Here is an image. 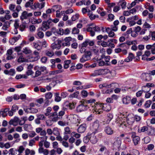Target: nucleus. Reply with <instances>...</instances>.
<instances>
[{
    "label": "nucleus",
    "instance_id": "f257e3e1",
    "mask_svg": "<svg viewBox=\"0 0 155 155\" xmlns=\"http://www.w3.org/2000/svg\"><path fill=\"white\" fill-rule=\"evenodd\" d=\"M87 31L90 32L91 36H93L95 35V32L93 31V30L95 31L99 32L101 31V28L98 26H95L93 28L89 27L87 28Z\"/></svg>",
    "mask_w": 155,
    "mask_h": 155
},
{
    "label": "nucleus",
    "instance_id": "f03ea898",
    "mask_svg": "<svg viewBox=\"0 0 155 155\" xmlns=\"http://www.w3.org/2000/svg\"><path fill=\"white\" fill-rule=\"evenodd\" d=\"M51 22V19L48 20L46 21L43 22L42 24L41 30L43 31H45L50 28V25Z\"/></svg>",
    "mask_w": 155,
    "mask_h": 155
},
{
    "label": "nucleus",
    "instance_id": "7ed1b4c3",
    "mask_svg": "<svg viewBox=\"0 0 155 155\" xmlns=\"http://www.w3.org/2000/svg\"><path fill=\"white\" fill-rule=\"evenodd\" d=\"M33 15L32 13H28L26 11H23L21 13L20 16V19L21 20L27 19L28 17H31Z\"/></svg>",
    "mask_w": 155,
    "mask_h": 155
},
{
    "label": "nucleus",
    "instance_id": "20e7f679",
    "mask_svg": "<svg viewBox=\"0 0 155 155\" xmlns=\"http://www.w3.org/2000/svg\"><path fill=\"white\" fill-rule=\"evenodd\" d=\"M49 118L53 122H56L58 120V116L56 112H54L50 114L49 116Z\"/></svg>",
    "mask_w": 155,
    "mask_h": 155
},
{
    "label": "nucleus",
    "instance_id": "39448f33",
    "mask_svg": "<svg viewBox=\"0 0 155 155\" xmlns=\"http://www.w3.org/2000/svg\"><path fill=\"white\" fill-rule=\"evenodd\" d=\"M21 9V7L20 5H17L16 6L15 11L13 12L12 16L14 18H17L18 17V13Z\"/></svg>",
    "mask_w": 155,
    "mask_h": 155
},
{
    "label": "nucleus",
    "instance_id": "423d86ee",
    "mask_svg": "<svg viewBox=\"0 0 155 155\" xmlns=\"http://www.w3.org/2000/svg\"><path fill=\"white\" fill-rule=\"evenodd\" d=\"M88 45L90 46H92L94 45V42L93 41L87 40L82 44L81 46L85 48Z\"/></svg>",
    "mask_w": 155,
    "mask_h": 155
},
{
    "label": "nucleus",
    "instance_id": "0eeeda50",
    "mask_svg": "<svg viewBox=\"0 0 155 155\" xmlns=\"http://www.w3.org/2000/svg\"><path fill=\"white\" fill-rule=\"evenodd\" d=\"M84 104L85 102H83L81 104L79 105L77 107V111L78 112H81L85 110L87 106L85 105Z\"/></svg>",
    "mask_w": 155,
    "mask_h": 155
},
{
    "label": "nucleus",
    "instance_id": "6e6552de",
    "mask_svg": "<svg viewBox=\"0 0 155 155\" xmlns=\"http://www.w3.org/2000/svg\"><path fill=\"white\" fill-rule=\"evenodd\" d=\"M149 87H148L146 86H144L142 88V90L140 91H138L136 93V96L137 97H140L142 94L143 92V91L144 92H146L148 91V90L149 89Z\"/></svg>",
    "mask_w": 155,
    "mask_h": 155
},
{
    "label": "nucleus",
    "instance_id": "1a4fd4ad",
    "mask_svg": "<svg viewBox=\"0 0 155 155\" xmlns=\"http://www.w3.org/2000/svg\"><path fill=\"white\" fill-rule=\"evenodd\" d=\"M127 122L130 125H132L134 121L135 118L132 115H129L127 117Z\"/></svg>",
    "mask_w": 155,
    "mask_h": 155
},
{
    "label": "nucleus",
    "instance_id": "9d476101",
    "mask_svg": "<svg viewBox=\"0 0 155 155\" xmlns=\"http://www.w3.org/2000/svg\"><path fill=\"white\" fill-rule=\"evenodd\" d=\"M86 125L85 124H82L78 128V131L80 133H84L86 130Z\"/></svg>",
    "mask_w": 155,
    "mask_h": 155
},
{
    "label": "nucleus",
    "instance_id": "9b49d317",
    "mask_svg": "<svg viewBox=\"0 0 155 155\" xmlns=\"http://www.w3.org/2000/svg\"><path fill=\"white\" fill-rule=\"evenodd\" d=\"M18 121L19 118L17 117H15L13 119H11L10 120L9 124L15 126L18 125Z\"/></svg>",
    "mask_w": 155,
    "mask_h": 155
},
{
    "label": "nucleus",
    "instance_id": "f8f14e48",
    "mask_svg": "<svg viewBox=\"0 0 155 155\" xmlns=\"http://www.w3.org/2000/svg\"><path fill=\"white\" fill-rule=\"evenodd\" d=\"M90 140L93 144H95L97 142V140L94 134H91L90 136Z\"/></svg>",
    "mask_w": 155,
    "mask_h": 155
},
{
    "label": "nucleus",
    "instance_id": "ddd939ff",
    "mask_svg": "<svg viewBox=\"0 0 155 155\" xmlns=\"http://www.w3.org/2000/svg\"><path fill=\"white\" fill-rule=\"evenodd\" d=\"M45 54L48 57H51L54 55V53L53 51L49 49L45 50Z\"/></svg>",
    "mask_w": 155,
    "mask_h": 155
},
{
    "label": "nucleus",
    "instance_id": "4468645a",
    "mask_svg": "<svg viewBox=\"0 0 155 155\" xmlns=\"http://www.w3.org/2000/svg\"><path fill=\"white\" fill-rule=\"evenodd\" d=\"M99 70L100 75H104L110 73V71L107 68L99 69Z\"/></svg>",
    "mask_w": 155,
    "mask_h": 155
},
{
    "label": "nucleus",
    "instance_id": "2eb2a0df",
    "mask_svg": "<svg viewBox=\"0 0 155 155\" xmlns=\"http://www.w3.org/2000/svg\"><path fill=\"white\" fill-rule=\"evenodd\" d=\"M135 133H133V134H134ZM133 137V140L134 143L135 145H137L138 144V143L140 140V137L137 136H135L134 137V135H132Z\"/></svg>",
    "mask_w": 155,
    "mask_h": 155
},
{
    "label": "nucleus",
    "instance_id": "dca6fc26",
    "mask_svg": "<svg viewBox=\"0 0 155 155\" xmlns=\"http://www.w3.org/2000/svg\"><path fill=\"white\" fill-rule=\"evenodd\" d=\"M87 14L89 18L91 20H94L95 18H98V15H94L92 12L90 10L88 11Z\"/></svg>",
    "mask_w": 155,
    "mask_h": 155
},
{
    "label": "nucleus",
    "instance_id": "f3484780",
    "mask_svg": "<svg viewBox=\"0 0 155 155\" xmlns=\"http://www.w3.org/2000/svg\"><path fill=\"white\" fill-rule=\"evenodd\" d=\"M46 80H47L48 81V82H52L51 83L53 84V86L54 87L56 84L58 83L59 82H62V81L61 80V81H59V80H56V81H54L53 79L52 78H47L46 79Z\"/></svg>",
    "mask_w": 155,
    "mask_h": 155
},
{
    "label": "nucleus",
    "instance_id": "a211bd4d",
    "mask_svg": "<svg viewBox=\"0 0 155 155\" xmlns=\"http://www.w3.org/2000/svg\"><path fill=\"white\" fill-rule=\"evenodd\" d=\"M25 155H29L30 154L31 155H34L35 154V152L33 150H30L28 148L26 149L25 151Z\"/></svg>",
    "mask_w": 155,
    "mask_h": 155
},
{
    "label": "nucleus",
    "instance_id": "6ab92c4d",
    "mask_svg": "<svg viewBox=\"0 0 155 155\" xmlns=\"http://www.w3.org/2000/svg\"><path fill=\"white\" fill-rule=\"evenodd\" d=\"M22 52L25 54H31L32 52V51L28 47L24 48L22 51Z\"/></svg>",
    "mask_w": 155,
    "mask_h": 155
},
{
    "label": "nucleus",
    "instance_id": "aec40b11",
    "mask_svg": "<svg viewBox=\"0 0 155 155\" xmlns=\"http://www.w3.org/2000/svg\"><path fill=\"white\" fill-rule=\"evenodd\" d=\"M134 58V56L133 54L131 53H130L129 54L128 56L125 59L124 61L126 62H129L131 61Z\"/></svg>",
    "mask_w": 155,
    "mask_h": 155
},
{
    "label": "nucleus",
    "instance_id": "412c9836",
    "mask_svg": "<svg viewBox=\"0 0 155 155\" xmlns=\"http://www.w3.org/2000/svg\"><path fill=\"white\" fill-rule=\"evenodd\" d=\"M119 3L122 9H124L125 8L127 3L125 0H120Z\"/></svg>",
    "mask_w": 155,
    "mask_h": 155
},
{
    "label": "nucleus",
    "instance_id": "4be33fe9",
    "mask_svg": "<svg viewBox=\"0 0 155 155\" xmlns=\"http://www.w3.org/2000/svg\"><path fill=\"white\" fill-rule=\"evenodd\" d=\"M19 39V37H15L12 38L9 41L11 45H13Z\"/></svg>",
    "mask_w": 155,
    "mask_h": 155
},
{
    "label": "nucleus",
    "instance_id": "5701e85b",
    "mask_svg": "<svg viewBox=\"0 0 155 155\" xmlns=\"http://www.w3.org/2000/svg\"><path fill=\"white\" fill-rule=\"evenodd\" d=\"M28 59L25 58L22 56H20L18 59L17 61L19 63L27 62L28 61Z\"/></svg>",
    "mask_w": 155,
    "mask_h": 155
},
{
    "label": "nucleus",
    "instance_id": "b1692460",
    "mask_svg": "<svg viewBox=\"0 0 155 155\" xmlns=\"http://www.w3.org/2000/svg\"><path fill=\"white\" fill-rule=\"evenodd\" d=\"M39 59L38 58L36 57L31 55L29 56L28 59L29 60H28V61L30 62H34L38 60Z\"/></svg>",
    "mask_w": 155,
    "mask_h": 155
},
{
    "label": "nucleus",
    "instance_id": "393cba45",
    "mask_svg": "<svg viewBox=\"0 0 155 155\" xmlns=\"http://www.w3.org/2000/svg\"><path fill=\"white\" fill-rule=\"evenodd\" d=\"M130 100L131 98L129 96H127L123 98V103L125 104H127L129 103Z\"/></svg>",
    "mask_w": 155,
    "mask_h": 155
},
{
    "label": "nucleus",
    "instance_id": "a878e982",
    "mask_svg": "<svg viewBox=\"0 0 155 155\" xmlns=\"http://www.w3.org/2000/svg\"><path fill=\"white\" fill-rule=\"evenodd\" d=\"M105 131L108 135L112 134L113 133V130L111 128L108 127H107L105 128Z\"/></svg>",
    "mask_w": 155,
    "mask_h": 155
},
{
    "label": "nucleus",
    "instance_id": "bb28decb",
    "mask_svg": "<svg viewBox=\"0 0 155 155\" xmlns=\"http://www.w3.org/2000/svg\"><path fill=\"white\" fill-rule=\"evenodd\" d=\"M103 109L106 111H110L111 109L110 105L109 104H105L102 107Z\"/></svg>",
    "mask_w": 155,
    "mask_h": 155
},
{
    "label": "nucleus",
    "instance_id": "cd10ccee",
    "mask_svg": "<svg viewBox=\"0 0 155 155\" xmlns=\"http://www.w3.org/2000/svg\"><path fill=\"white\" fill-rule=\"evenodd\" d=\"M33 45L34 48L38 51L40 50L42 48L37 43L34 42Z\"/></svg>",
    "mask_w": 155,
    "mask_h": 155
},
{
    "label": "nucleus",
    "instance_id": "c85d7f7f",
    "mask_svg": "<svg viewBox=\"0 0 155 155\" xmlns=\"http://www.w3.org/2000/svg\"><path fill=\"white\" fill-rule=\"evenodd\" d=\"M91 55V53L90 51H87L85 52L84 54L83 55L88 60H89L90 58V56Z\"/></svg>",
    "mask_w": 155,
    "mask_h": 155
},
{
    "label": "nucleus",
    "instance_id": "c756f323",
    "mask_svg": "<svg viewBox=\"0 0 155 155\" xmlns=\"http://www.w3.org/2000/svg\"><path fill=\"white\" fill-rule=\"evenodd\" d=\"M61 9V7L59 5H55L52 7L51 9L53 12H54L57 10H60Z\"/></svg>",
    "mask_w": 155,
    "mask_h": 155
},
{
    "label": "nucleus",
    "instance_id": "7c9ffc66",
    "mask_svg": "<svg viewBox=\"0 0 155 155\" xmlns=\"http://www.w3.org/2000/svg\"><path fill=\"white\" fill-rule=\"evenodd\" d=\"M16 6L15 4H11L9 5V9L12 12H15V11Z\"/></svg>",
    "mask_w": 155,
    "mask_h": 155
},
{
    "label": "nucleus",
    "instance_id": "2f4dec72",
    "mask_svg": "<svg viewBox=\"0 0 155 155\" xmlns=\"http://www.w3.org/2000/svg\"><path fill=\"white\" fill-rule=\"evenodd\" d=\"M64 68L65 69L68 68L69 67V64L71 62L70 60H67L64 61Z\"/></svg>",
    "mask_w": 155,
    "mask_h": 155
},
{
    "label": "nucleus",
    "instance_id": "473e14b6",
    "mask_svg": "<svg viewBox=\"0 0 155 155\" xmlns=\"http://www.w3.org/2000/svg\"><path fill=\"white\" fill-rule=\"evenodd\" d=\"M53 133L56 136H58L60 135L58 129L57 127H55L53 129Z\"/></svg>",
    "mask_w": 155,
    "mask_h": 155
},
{
    "label": "nucleus",
    "instance_id": "72a5a7b5",
    "mask_svg": "<svg viewBox=\"0 0 155 155\" xmlns=\"http://www.w3.org/2000/svg\"><path fill=\"white\" fill-rule=\"evenodd\" d=\"M37 117L41 120H45L46 119V117L45 115L42 114H38L37 115Z\"/></svg>",
    "mask_w": 155,
    "mask_h": 155
},
{
    "label": "nucleus",
    "instance_id": "f704fd0d",
    "mask_svg": "<svg viewBox=\"0 0 155 155\" xmlns=\"http://www.w3.org/2000/svg\"><path fill=\"white\" fill-rule=\"evenodd\" d=\"M71 131L70 128L68 127H65L64 128V134H70Z\"/></svg>",
    "mask_w": 155,
    "mask_h": 155
},
{
    "label": "nucleus",
    "instance_id": "c9c22d12",
    "mask_svg": "<svg viewBox=\"0 0 155 155\" xmlns=\"http://www.w3.org/2000/svg\"><path fill=\"white\" fill-rule=\"evenodd\" d=\"M93 126L94 129L96 130L98 128L99 126V123L98 120L95 121L93 124Z\"/></svg>",
    "mask_w": 155,
    "mask_h": 155
},
{
    "label": "nucleus",
    "instance_id": "e433bc0d",
    "mask_svg": "<svg viewBox=\"0 0 155 155\" xmlns=\"http://www.w3.org/2000/svg\"><path fill=\"white\" fill-rule=\"evenodd\" d=\"M9 27V23L8 22H6L3 25L2 28L4 30H7V28Z\"/></svg>",
    "mask_w": 155,
    "mask_h": 155
},
{
    "label": "nucleus",
    "instance_id": "4c0bfd02",
    "mask_svg": "<svg viewBox=\"0 0 155 155\" xmlns=\"http://www.w3.org/2000/svg\"><path fill=\"white\" fill-rule=\"evenodd\" d=\"M29 110H31L30 113L33 114L37 113L38 112V110L35 108L30 107L29 108Z\"/></svg>",
    "mask_w": 155,
    "mask_h": 155
},
{
    "label": "nucleus",
    "instance_id": "58836bf2",
    "mask_svg": "<svg viewBox=\"0 0 155 155\" xmlns=\"http://www.w3.org/2000/svg\"><path fill=\"white\" fill-rule=\"evenodd\" d=\"M110 86L109 84H107L106 83L101 84L99 85V87L100 88H102L104 87H105L106 88H110Z\"/></svg>",
    "mask_w": 155,
    "mask_h": 155
},
{
    "label": "nucleus",
    "instance_id": "ea45409f",
    "mask_svg": "<svg viewBox=\"0 0 155 155\" xmlns=\"http://www.w3.org/2000/svg\"><path fill=\"white\" fill-rule=\"evenodd\" d=\"M25 148L23 146H20L18 149V151L19 153H22L25 150Z\"/></svg>",
    "mask_w": 155,
    "mask_h": 155
},
{
    "label": "nucleus",
    "instance_id": "a19ab883",
    "mask_svg": "<svg viewBox=\"0 0 155 155\" xmlns=\"http://www.w3.org/2000/svg\"><path fill=\"white\" fill-rule=\"evenodd\" d=\"M52 110V109L50 107H48L46 110V112L45 114V115L46 116H49L50 114L49 113L51 112Z\"/></svg>",
    "mask_w": 155,
    "mask_h": 155
},
{
    "label": "nucleus",
    "instance_id": "79ce46f5",
    "mask_svg": "<svg viewBox=\"0 0 155 155\" xmlns=\"http://www.w3.org/2000/svg\"><path fill=\"white\" fill-rule=\"evenodd\" d=\"M91 76H96L97 75H100L99 70H96L94 71V72L92 74Z\"/></svg>",
    "mask_w": 155,
    "mask_h": 155
},
{
    "label": "nucleus",
    "instance_id": "37998d69",
    "mask_svg": "<svg viewBox=\"0 0 155 155\" xmlns=\"http://www.w3.org/2000/svg\"><path fill=\"white\" fill-rule=\"evenodd\" d=\"M126 44L129 45H136L137 44V43L136 41H128L126 42Z\"/></svg>",
    "mask_w": 155,
    "mask_h": 155
},
{
    "label": "nucleus",
    "instance_id": "c03bdc74",
    "mask_svg": "<svg viewBox=\"0 0 155 155\" xmlns=\"http://www.w3.org/2000/svg\"><path fill=\"white\" fill-rule=\"evenodd\" d=\"M16 150L15 149L12 148L9 150V154L12 155H14L15 154Z\"/></svg>",
    "mask_w": 155,
    "mask_h": 155
},
{
    "label": "nucleus",
    "instance_id": "a18cd8bd",
    "mask_svg": "<svg viewBox=\"0 0 155 155\" xmlns=\"http://www.w3.org/2000/svg\"><path fill=\"white\" fill-rule=\"evenodd\" d=\"M57 44L58 45V50H59L61 48L62 46V45H61V44L62 42V41L59 39H58L57 40Z\"/></svg>",
    "mask_w": 155,
    "mask_h": 155
},
{
    "label": "nucleus",
    "instance_id": "49530a36",
    "mask_svg": "<svg viewBox=\"0 0 155 155\" xmlns=\"http://www.w3.org/2000/svg\"><path fill=\"white\" fill-rule=\"evenodd\" d=\"M52 96V94L51 92H48L46 94L45 97L46 99H50Z\"/></svg>",
    "mask_w": 155,
    "mask_h": 155
},
{
    "label": "nucleus",
    "instance_id": "de8ad7c7",
    "mask_svg": "<svg viewBox=\"0 0 155 155\" xmlns=\"http://www.w3.org/2000/svg\"><path fill=\"white\" fill-rule=\"evenodd\" d=\"M53 121L51 119L47 120L46 121V124L47 126H51L53 124Z\"/></svg>",
    "mask_w": 155,
    "mask_h": 155
},
{
    "label": "nucleus",
    "instance_id": "09e8293b",
    "mask_svg": "<svg viewBox=\"0 0 155 155\" xmlns=\"http://www.w3.org/2000/svg\"><path fill=\"white\" fill-rule=\"evenodd\" d=\"M79 94V92L78 91H76L70 95V97L71 98H77Z\"/></svg>",
    "mask_w": 155,
    "mask_h": 155
},
{
    "label": "nucleus",
    "instance_id": "8fccbe9b",
    "mask_svg": "<svg viewBox=\"0 0 155 155\" xmlns=\"http://www.w3.org/2000/svg\"><path fill=\"white\" fill-rule=\"evenodd\" d=\"M39 3L35 2L34 3L33 5V6L31 7V9L33 10H35L38 8H39V6H38Z\"/></svg>",
    "mask_w": 155,
    "mask_h": 155
},
{
    "label": "nucleus",
    "instance_id": "3c124183",
    "mask_svg": "<svg viewBox=\"0 0 155 155\" xmlns=\"http://www.w3.org/2000/svg\"><path fill=\"white\" fill-rule=\"evenodd\" d=\"M73 137H74L76 138H79L81 137V135L78 133H77L75 132H73L72 133Z\"/></svg>",
    "mask_w": 155,
    "mask_h": 155
},
{
    "label": "nucleus",
    "instance_id": "603ef678",
    "mask_svg": "<svg viewBox=\"0 0 155 155\" xmlns=\"http://www.w3.org/2000/svg\"><path fill=\"white\" fill-rule=\"evenodd\" d=\"M79 14H76L74 15H73V16L71 17V19L72 21H75L76 20L78 19L79 17Z\"/></svg>",
    "mask_w": 155,
    "mask_h": 155
},
{
    "label": "nucleus",
    "instance_id": "864d4df0",
    "mask_svg": "<svg viewBox=\"0 0 155 155\" xmlns=\"http://www.w3.org/2000/svg\"><path fill=\"white\" fill-rule=\"evenodd\" d=\"M58 124L59 125L62 126L68 125V122H65L62 121H58Z\"/></svg>",
    "mask_w": 155,
    "mask_h": 155
},
{
    "label": "nucleus",
    "instance_id": "5fc2aeb1",
    "mask_svg": "<svg viewBox=\"0 0 155 155\" xmlns=\"http://www.w3.org/2000/svg\"><path fill=\"white\" fill-rule=\"evenodd\" d=\"M138 19V17L137 15H135L134 16L131 17L127 19V21H129V20H131L133 19L134 20H137Z\"/></svg>",
    "mask_w": 155,
    "mask_h": 155
},
{
    "label": "nucleus",
    "instance_id": "6e6d98bb",
    "mask_svg": "<svg viewBox=\"0 0 155 155\" xmlns=\"http://www.w3.org/2000/svg\"><path fill=\"white\" fill-rule=\"evenodd\" d=\"M33 3L28 1L26 2L25 5V7L26 8L30 7L31 9V7L33 6Z\"/></svg>",
    "mask_w": 155,
    "mask_h": 155
},
{
    "label": "nucleus",
    "instance_id": "4d7b16f0",
    "mask_svg": "<svg viewBox=\"0 0 155 155\" xmlns=\"http://www.w3.org/2000/svg\"><path fill=\"white\" fill-rule=\"evenodd\" d=\"M114 16L113 15L111 14H109L108 15V20L109 21H111L114 19Z\"/></svg>",
    "mask_w": 155,
    "mask_h": 155
},
{
    "label": "nucleus",
    "instance_id": "13d9d810",
    "mask_svg": "<svg viewBox=\"0 0 155 155\" xmlns=\"http://www.w3.org/2000/svg\"><path fill=\"white\" fill-rule=\"evenodd\" d=\"M64 40L65 42L70 43V41H72V38L71 37H68L65 38Z\"/></svg>",
    "mask_w": 155,
    "mask_h": 155
},
{
    "label": "nucleus",
    "instance_id": "bf43d9fd",
    "mask_svg": "<svg viewBox=\"0 0 155 155\" xmlns=\"http://www.w3.org/2000/svg\"><path fill=\"white\" fill-rule=\"evenodd\" d=\"M56 97L55 98V101L57 102H59L60 101L61 99V97L59 96V94L58 93H56Z\"/></svg>",
    "mask_w": 155,
    "mask_h": 155
},
{
    "label": "nucleus",
    "instance_id": "052dcab7",
    "mask_svg": "<svg viewBox=\"0 0 155 155\" xmlns=\"http://www.w3.org/2000/svg\"><path fill=\"white\" fill-rule=\"evenodd\" d=\"M113 117V115L112 114H107V123H108L112 119Z\"/></svg>",
    "mask_w": 155,
    "mask_h": 155
},
{
    "label": "nucleus",
    "instance_id": "680f3d73",
    "mask_svg": "<svg viewBox=\"0 0 155 155\" xmlns=\"http://www.w3.org/2000/svg\"><path fill=\"white\" fill-rule=\"evenodd\" d=\"M37 35L40 38H42L44 37V34L42 31H40L38 32Z\"/></svg>",
    "mask_w": 155,
    "mask_h": 155
},
{
    "label": "nucleus",
    "instance_id": "e2e57ef3",
    "mask_svg": "<svg viewBox=\"0 0 155 155\" xmlns=\"http://www.w3.org/2000/svg\"><path fill=\"white\" fill-rule=\"evenodd\" d=\"M55 149H56V152L59 155L61 154L63 152V150L61 148L58 147Z\"/></svg>",
    "mask_w": 155,
    "mask_h": 155
},
{
    "label": "nucleus",
    "instance_id": "0e129e2a",
    "mask_svg": "<svg viewBox=\"0 0 155 155\" xmlns=\"http://www.w3.org/2000/svg\"><path fill=\"white\" fill-rule=\"evenodd\" d=\"M19 20L17 19L15 20V23L14 24V26L15 28H18L19 27V24L18 23Z\"/></svg>",
    "mask_w": 155,
    "mask_h": 155
},
{
    "label": "nucleus",
    "instance_id": "69168bd1",
    "mask_svg": "<svg viewBox=\"0 0 155 155\" xmlns=\"http://www.w3.org/2000/svg\"><path fill=\"white\" fill-rule=\"evenodd\" d=\"M148 129V128L146 126H144L141 128L140 130H139V132H144L147 131Z\"/></svg>",
    "mask_w": 155,
    "mask_h": 155
},
{
    "label": "nucleus",
    "instance_id": "338daca9",
    "mask_svg": "<svg viewBox=\"0 0 155 155\" xmlns=\"http://www.w3.org/2000/svg\"><path fill=\"white\" fill-rule=\"evenodd\" d=\"M121 144V141L120 140H117L114 142V144L117 147H120Z\"/></svg>",
    "mask_w": 155,
    "mask_h": 155
},
{
    "label": "nucleus",
    "instance_id": "774afa93",
    "mask_svg": "<svg viewBox=\"0 0 155 155\" xmlns=\"http://www.w3.org/2000/svg\"><path fill=\"white\" fill-rule=\"evenodd\" d=\"M35 143V140L34 139H31L29 140L28 145L29 146L32 147Z\"/></svg>",
    "mask_w": 155,
    "mask_h": 155
}]
</instances>
